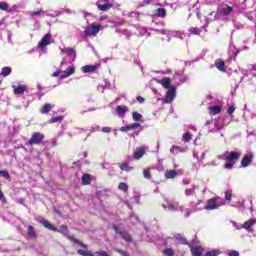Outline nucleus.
I'll list each match as a JSON object with an SVG mask.
<instances>
[{"label": "nucleus", "mask_w": 256, "mask_h": 256, "mask_svg": "<svg viewBox=\"0 0 256 256\" xmlns=\"http://www.w3.org/2000/svg\"><path fill=\"white\" fill-rule=\"evenodd\" d=\"M116 111H117V114L120 115V117H123V115H125L129 111V107L125 105H118L116 107Z\"/></svg>", "instance_id": "2eb2a0df"}, {"label": "nucleus", "mask_w": 256, "mask_h": 256, "mask_svg": "<svg viewBox=\"0 0 256 256\" xmlns=\"http://www.w3.org/2000/svg\"><path fill=\"white\" fill-rule=\"evenodd\" d=\"M100 31H101V25L96 24V25H92L91 27H87L84 30V35H86L87 37H95V35H97Z\"/></svg>", "instance_id": "39448f33"}, {"label": "nucleus", "mask_w": 256, "mask_h": 256, "mask_svg": "<svg viewBox=\"0 0 256 256\" xmlns=\"http://www.w3.org/2000/svg\"><path fill=\"white\" fill-rule=\"evenodd\" d=\"M225 202H219V197L210 198L207 201V205L204 207L206 211H214V209H219V207H223Z\"/></svg>", "instance_id": "20e7f679"}, {"label": "nucleus", "mask_w": 256, "mask_h": 256, "mask_svg": "<svg viewBox=\"0 0 256 256\" xmlns=\"http://www.w3.org/2000/svg\"><path fill=\"white\" fill-rule=\"evenodd\" d=\"M184 213H185V217H190V216H191L192 211H191V210H189V209H185V210H184Z\"/></svg>", "instance_id": "4d7b16f0"}, {"label": "nucleus", "mask_w": 256, "mask_h": 256, "mask_svg": "<svg viewBox=\"0 0 256 256\" xmlns=\"http://www.w3.org/2000/svg\"><path fill=\"white\" fill-rule=\"evenodd\" d=\"M113 230L115 231V233H117L119 235V233H121V231H119V226L117 225H113Z\"/></svg>", "instance_id": "13d9d810"}, {"label": "nucleus", "mask_w": 256, "mask_h": 256, "mask_svg": "<svg viewBox=\"0 0 256 256\" xmlns=\"http://www.w3.org/2000/svg\"><path fill=\"white\" fill-rule=\"evenodd\" d=\"M129 126H130V131H131V129H138V127H141V124L140 123H133Z\"/></svg>", "instance_id": "864d4df0"}, {"label": "nucleus", "mask_w": 256, "mask_h": 256, "mask_svg": "<svg viewBox=\"0 0 256 256\" xmlns=\"http://www.w3.org/2000/svg\"><path fill=\"white\" fill-rule=\"evenodd\" d=\"M12 71L13 69H11V67L5 66L2 68L0 75H2V77H9Z\"/></svg>", "instance_id": "bb28decb"}, {"label": "nucleus", "mask_w": 256, "mask_h": 256, "mask_svg": "<svg viewBox=\"0 0 256 256\" xmlns=\"http://www.w3.org/2000/svg\"><path fill=\"white\" fill-rule=\"evenodd\" d=\"M253 225H255V220L254 219H250V220L244 222L243 228L244 229H251V227H253Z\"/></svg>", "instance_id": "473e14b6"}, {"label": "nucleus", "mask_w": 256, "mask_h": 256, "mask_svg": "<svg viewBox=\"0 0 256 256\" xmlns=\"http://www.w3.org/2000/svg\"><path fill=\"white\" fill-rule=\"evenodd\" d=\"M119 235H121L122 239H124V241L127 243H131L133 241L131 234H129L127 231L119 232Z\"/></svg>", "instance_id": "aec40b11"}, {"label": "nucleus", "mask_w": 256, "mask_h": 256, "mask_svg": "<svg viewBox=\"0 0 256 256\" xmlns=\"http://www.w3.org/2000/svg\"><path fill=\"white\" fill-rule=\"evenodd\" d=\"M137 101H138V103H145V98H143L142 96H137Z\"/></svg>", "instance_id": "6e6d98bb"}, {"label": "nucleus", "mask_w": 256, "mask_h": 256, "mask_svg": "<svg viewBox=\"0 0 256 256\" xmlns=\"http://www.w3.org/2000/svg\"><path fill=\"white\" fill-rule=\"evenodd\" d=\"M78 255L81 256H95L91 250H83V249H78L77 250Z\"/></svg>", "instance_id": "c85d7f7f"}, {"label": "nucleus", "mask_w": 256, "mask_h": 256, "mask_svg": "<svg viewBox=\"0 0 256 256\" xmlns=\"http://www.w3.org/2000/svg\"><path fill=\"white\" fill-rule=\"evenodd\" d=\"M96 255H99V256H111L105 250H101V251L96 252Z\"/></svg>", "instance_id": "8fccbe9b"}, {"label": "nucleus", "mask_w": 256, "mask_h": 256, "mask_svg": "<svg viewBox=\"0 0 256 256\" xmlns=\"http://www.w3.org/2000/svg\"><path fill=\"white\" fill-rule=\"evenodd\" d=\"M120 169H121V171L129 172V171H133V169H135V168L133 166H129V164H127V163H122L120 165Z\"/></svg>", "instance_id": "2f4dec72"}, {"label": "nucleus", "mask_w": 256, "mask_h": 256, "mask_svg": "<svg viewBox=\"0 0 256 256\" xmlns=\"http://www.w3.org/2000/svg\"><path fill=\"white\" fill-rule=\"evenodd\" d=\"M218 13L219 15L227 17V15H231V13H233V7L224 4L218 9Z\"/></svg>", "instance_id": "0eeeda50"}, {"label": "nucleus", "mask_w": 256, "mask_h": 256, "mask_svg": "<svg viewBox=\"0 0 256 256\" xmlns=\"http://www.w3.org/2000/svg\"><path fill=\"white\" fill-rule=\"evenodd\" d=\"M61 52L65 53L68 56L73 55V53H74V55H77V52L73 48H63V49H61Z\"/></svg>", "instance_id": "c756f323"}, {"label": "nucleus", "mask_w": 256, "mask_h": 256, "mask_svg": "<svg viewBox=\"0 0 256 256\" xmlns=\"http://www.w3.org/2000/svg\"><path fill=\"white\" fill-rule=\"evenodd\" d=\"M185 194L187 197H191L193 195H195V189L194 188H188L185 190Z\"/></svg>", "instance_id": "37998d69"}, {"label": "nucleus", "mask_w": 256, "mask_h": 256, "mask_svg": "<svg viewBox=\"0 0 256 256\" xmlns=\"http://www.w3.org/2000/svg\"><path fill=\"white\" fill-rule=\"evenodd\" d=\"M192 256H203V247L201 246H190Z\"/></svg>", "instance_id": "9b49d317"}, {"label": "nucleus", "mask_w": 256, "mask_h": 256, "mask_svg": "<svg viewBox=\"0 0 256 256\" xmlns=\"http://www.w3.org/2000/svg\"><path fill=\"white\" fill-rule=\"evenodd\" d=\"M143 177H144V179H151L152 178L151 171H149V169H144L143 170Z\"/></svg>", "instance_id": "a19ab883"}, {"label": "nucleus", "mask_w": 256, "mask_h": 256, "mask_svg": "<svg viewBox=\"0 0 256 256\" xmlns=\"http://www.w3.org/2000/svg\"><path fill=\"white\" fill-rule=\"evenodd\" d=\"M51 109H53V105H51L50 103H46L43 105V107L40 109V113L42 115H47V113H49L51 111Z\"/></svg>", "instance_id": "6ab92c4d"}, {"label": "nucleus", "mask_w": 256, "mask_h": 256, "mask_svg": "<svg viewBox=\"0 0 256 256\" xmlns=\"http://www.w3.org/2000/svg\"><path fill=\"white\" fill-rule=\"evenodd\" d=\"M253 157H254L253 153H248L244 155L241 160V165L243 167H249L251 163H253Z\"/></svg>", "instance_id": "6e6552de"}, {"label": "nucleus", "mask_w": 256, "mask_h": 256, "mask_svg": "<svg viewBox=\"0 0 256 256\" xmlns=\"http://www.w3.org/2000/svg\"><path fill=\"white\" fill-rule=\"evenodd\" d=\"M26 90H27L26 85H20L14 89V94L15 95H23Z\"/></svg>", "instance_id": "393cba45"}, {"label": "nucleus", "mask_w": 256, "mask_h": 256, "mask_svg": "<svg viewBox=\"0 0 256 256\" xmlns=\"http://www.w3.org/2000/svg\"><path fill=\"white\" fill-rule=\"evenodd\" d=\"M235 109H237V107H235L234 105L229 106V108L227 110L228 115L235 113Z\"/></svg>", "instance_id": "09e8293b"}, {"label": "nucleus", "mask_w": 256, "mask_h": 256, "mask_svg": "<svg viewBox=\"0 0 256 256\" xmlns=\"http://www.w3.org/2000/svg\"><path fill=\"white\" fill-rule=\"evenodd\" d=\"M64 62H61V65H63Z\"/></svg>", "instance_id": "0e129e2a"}, {"label": "nucleus", "mask_w": 256, "mask_h": 256, "mask_svg": "<svg viewBox=\"0 0 256 256\" xmlns=\"http://www.w3.org/2000/svg\"><path fill=\"white\" fill-rule=\"evenodd\" d=\"M179 151H181V147L175 145L172 146L170 149V153H172L173 155H177Z\"/></svg>", "instance_id": "4c0bfd02"}, {"label": "nucleus", "mask_w": 256, "mask_h": 256, "mask_svg": "<svg viewBox=\"0 0 256 256\" xmlns=\"http://www.w3.org/2000/svg\"><path fill=\"white\" fill-rule=\"evenodd\" d=\"M59 75H61V72L55 71L52 76L53 77H59Z\"/></svg>", "instance_id": "052dcab7"}, {"label": "nucleus", "mask_w": 256, "mask_h": 256, "mask_svg": "<svg viewBox=\"0 0 256 256\" xmlns=\"http://www.w3.org/2000/svg\"><path fill=\"white\" fill-rule=\"evenodd\" d=\"M176 93H177V88H175V86H171L170 88H168L165 99H164V103H173Z\"/></svg>", "instance_id": "423d86ee"}, {"label": "nucleus", "mask_w": 256, "mask_h": 256, "mask_svg": "<svg viewBox=\"0 0 256 256\" xmlns=\"http://www.w3.org/2000/svg\"><path fill=\"white\" fill-rule=\"evenodd\" d=\"M232 198H233V194H231V191H226L225 192L226 201H231Z\"/></svg>", "instance_id": "de8ad7c7"}, {"label": "nucleus", "mask_w": 256, "mask_h": 256, "mask_svg": "<svg viewBox=\"0 0 256 256\" xmlns=\"http://www.w3.org/2000/svg\"><path fill=\"white\" fill-rule=\"evenodd\" d=\"M120 131H123V132L131 131V128H130L129 125H127V126H122V127L120 128Z\"/></svg>", "instance_id": "5fc2aeb1"}, {"label": "nucleus", "mask_w": 256, "mask_h": 256, "mask_svg": "<svg viewBox=\"0 0 256 256\" xmlns=\"http://www.w3.org/2000/svg\"><path fill=\"white\" fill-rule=\"evenodd\" d=\"M40 225H43L48 231H57L58 233H62L63 235H69V228L65 225H61L58 229L53 224H50L47 220L41 219L39 220Z\"/></svg>", "instance_id": "f03ea898"}, {"label": "nucleus", "mask_w": 256, "mask_h": 256, "mask_svg": "<svg viewBox=\"0 0 256 256\" xmlns=\"http://www.w3.org/2000/svg\"><path fill=\"white\" fill-rule=\"evenodd\" d=\"M99 68V64L95 65H85L82 67V72L84 73H95L97 69Z\"/></svg>", "instance_id": "f8f14e48"}, {"label": "nucleus", "mask_w": 256, "mask_h": 256, "mask_svg": "<svg viewBox=\"0 0 256 256\" xmlns=\"http://www.w3.org/2000/svg\"><path fill=\"white\" fill-rule=\"evenodd\" d=\"M0 175L4 177V179H11V175H9L7 170H0Z\"/></svg>", "instance_id": "79ce46f5"}, {"label": "nucleus", "mask_w": 256, "mask_h": 256, "mask_svg": "<svg viewBox=\"0 0 256 256\" xmlns=\"http://www.w3.org/2000/svg\"><path fill=\"white\" fill-rule=\"evenodd\" d=\"M118 189L120 191H123L124 193H127L129 191V185L125 182H121L119 185H118Z\"/></svg>", "instance_id": "7c9ffc66"}, {"label": "nucleus", "mask_w": 256, "mask_h": 256, "mask_svg": "<svg viewBox=\"0 0 256 256\" xmlns=\"http://www.w3.org/2000/svg\"><path fill=\"white\" fill-rule=\"evenodd\" d=\"M91 181H93L91 174L85 173L82 175V185H91Z\"/></svg>", "instance_id": "a211bd4d"}, {"label": "nucleus", "mask_w": 256, "mask_h": 256, "mask_svg": "<svg viewBox=\"0 0 256 256\" xmlns=\"http://www.w3.org/2000/svg\"><path fill=\"white\" fill-rule=\"evenodd\" d=\"M229 256H239V252H237L236 250H233L229 253Z\"/></svg>", "instance_id": "bf43d9fd"}, {"label": "nucleus", "mask_w": 256, "mask_h": 256, "mask_svg": "<svg viewBox=\"0 0 256 256\" xmlns=\"http://www.w3.org/2000/svg\"><path fill=\"white\" fill-rule=\"evenodd\" d=\"M44 140L45 134L41 132H34L31 138L26 143V145H30L31 147H33V145H41V143H43Z\"/></svg>", "instance_id": "7ed1b4c3"}, {"label": "nucleus", "mask_w": 256, "mask_h": 256, "mask_svg": "<svg viewBox=\"0 0 256 256\" xmlns=\"http://www.w3.org/2000/svg\"><path fill=\"white\" fill-rule=\"evenodd\" d=\"M193 138V135H191V132H185L182 136L183 141H185V143H189V141H191V139Z\"/></svg>", "instance_id": "72a5a7b5"}, {"label": "nucleus", "mask_w": 256, "mask_h": 256, "mask_svg": "<svg viewBox=\"0 0 256 256\" xmlns=\"http://www.w3.org/2000/svg\"><path fill=\"white\" fill-rule=\"evenodd\" d=\"M143 116L141 115V114H139L138 112H133L132 113V119L134 120V121H141V118H142Z\"/></svg>", "instance_id": "ea45409f"}, {"label": "nucleus", "mask_w": 256, "mask_h": 256, "mask_svg": "<svg viewBox=\"0 0 256 256\" xmlns=\"http://www.w3.org/2000/svg\"><path fill=\"white\" fill-rule=\"evenodd\" d=\"M160 85L164 87V89H171V78L169 77H164L159 81Z\"/></svg>", "instance_id": "4468645a"}, {"label": "nucleus", "mask_w": 256, "mask_h": 256, "mask_svg": "<svg viewBox=\"0 0 256 256\" xmlns=\"http://www.w3.org/2000/svg\"><path fill=\"white\" fill-rule=\"evenodd\" d=\"M0 9L1 11H7V9H9V4L6 2H0Z\"/></svg>", "instance_id": "a18cd8bd"}, {"label": "nucleus", "mask_w": 256, "mask_h": 256, "mask_svg": "<svg viewBox=\"0 0 256 256\" xmlns=\"http://www.w3.org/2000/svg\"><path fill=\"white\" fill-rule=\"evenodd\" d=\"M164 177L166 179H175V177H177V170H167Z\"/></svg>", "instance_id": "a878e982"}, {"label": "nucleus", "mask_w": 256, "mask_h": 256, "mask_svg": "<svg viewBox=\"0 0 256 256\" xmlns=\"http://www.w3.org/2000/svg\"><path fill=\"white\" fill-rule=\"evenodd\" d=\"M69 241H73V243H76L80 247H83L84 249H87V244L81 242L79 239L75 238V236H68Z\"/></svg>", "instance_id": "5701e85b"}, {"label": "nucleus", "mask_w": 256, "mask_h": 256, "mask_svg": "<svg viewBox=\"0 0 256 256\" xmlns=\"http://www.w3.org/2000/svg\"><path fill=\"white\" fill-rule=\"evenodd\" d=\"M75 73V67L71 66L68 67L65 71L64 74L61 75V79H67V77H71Z\"/></svg>", "instance_id": "dca6fc26"}, {"label": "nucleus", "mask_w": 256, "mask_h": 256, "mask_svg": "<svg viewBox=\"0 0 256 256\" xmlns=\"http://www.w3.org/2000/svg\"><path fill=\"white\" fill-rule=\"evenodd\" d=\"M163 254L166 256H175V251L172 248H166L163 250Z\"/></svg>", "instance_id": "e433bc0d"}, {"label": "nucleus", "mask_w": 256, "mask_h": 256, "mask_svg": "<svg viewBox=\"0 0 256 256\" xmlns=\"http://www.w3.org/2000/svg\"><path fill=\"white\" fill-rule=\"evenodd\" d=\"M100 19H101V21H103V17H101Z\"/></svg>", "instance_id": "e2e57ef3"}, {"label": "nucleus", "mask_w": 256, "mask_h": 256, "mask_svg": "<svg viewBox=\"0 0 256 256\" xmlns=\"http://www.w3.org/2000/svg\"><path fill=\"white\" fill-rule=\"evenodd\" d=\"M155 17H166L167 16V10L165 8H157L154 13Z\"/></svg>", "instance_id": "412c9836"}, {"label": "nucleus", "mask_w": 256, "mask_h": 256, "mask_svg": "<svg viewBox=\"0 0 256 256\" xmlns=\"http://www.w3.org/2000/svg\"><path fill=\"white\" fill-rule=\"evenodd\" d=\"M176 239H178L182 243V245H189L187 238H185L179 234L177 235Z\"/></svg>", "instance_id": "58836bf2"}, {"label": "nucleus", "mask_w": 256, "mask_h": 256, "mask_svg": "<svg viewBox=\"0 0 256 256\" xmlns=\"http://www.w3.org/2000/svg\"><path fill=\"white\" fill-rule=\"evenodd\" d=\"M152 2L153 0H138L136 2V7L141 9L142 7H147V5H151Z\"/></svg>", "instance_id": "f3484780"}, {"label": "nucleus", "mask_w": 256, "mask_h": 256, "mask_svg": "<svg viewBox=\"0 0 256 256\" xmlns=\"http://www.w3.org/2000/svg\"><path fill=\"white\" fill-rule=\"evenodd\" d=\"M1 25H3V22L0 21V27H1Z\"/></svg>", "instance_id": "680f3d73"}, {"label": "nucleus", "mask_w": 256, "mask_h": 256, "mask_svg": "<svg viewBox=\"0 0 256 256\" xmlns=\"http://www.w3.org/2000/svg\"><path fill=\"white\" fill-rule=\"evenodd\" d=\"M47 45H51V34H46L42 37L41 41L38 44V47L42 48L47 47Z\"/></svg>", "instance_id": "9d476101"}, {"label": "nucleus", "mask_w": 256, "mask_h": 256, "mask_svg": "<svg viewBox=\"0 0 256 256\" xmlns=\"http://www.w3.org/2000/svg\"><path fill=\"white\" fill-rule=\"evenodd\" d=\"M223 110V106L214 105L209 107V114L210 115H219Z\"/></svg>", "instance_id": "ddd939ff"}, {"label": "nucleus", "mask_w": 256, "mask_h": 256, "mask_svg": "<svg viewBox=\"0 0 256 256\" xmlns=\"http://www.w3.org/2000/svg\"><path fill=\"white\" fill-rule=\"evenodd\" d=\"M190 33H192V35H199L201 33V30H199V28L196 27H191Z\"/></svg>", "instance_id": "c03bdc74"}, {"label": "nucleus", "mask_w": 256, "mask_h": 256, "mask_svg": "<svg viewBox=\"0 0 256 256\" xmlns=\"http://www.w3.org/2000/svg\"><path fill=\"white\" fill-rule=\"evenodd\" d=\"M215 67L218 69V71H225V61L217 59L215 61Z\"/></svg>", "instance_id": "b1692460"}, {"label": "nucleus", "mask_w": 256, "mask_h": 256, "mask_svg": "<svg viewBox=\"0 0 256 256\" xmlns=\"http://www.w3.org/2000/svg\"><path fill=\"white\" fill-rule=\"evenodd\" d=\"M113 7V4L106 3V4H98L99 11H109Z\"/></svg>", "instance_id": "cd10ccee"}, {"label": "nucleus", "mask_w": 256, "mask_h": 256, "mask_svg": "<svg viewBox=\"0 0 256 256\" xmlns=\"http://www.w3.org/2000/svg\"><path fill=\"white\" fill-rule=\"evenodd\" d=\"M112 128L109 126H105L102 128V133H111Z\"/></svg>", "instance_id": "3c124183"}, {"label": "nucleus", "mask_w": 256, "mask_h": 256, "mask_svg": "<svg viewBox=\"0 0 256 256\" xmlns=\"http://www.w3.org/2000/svg\"><path fill=\"white\" fill-rule=\"evenodd\" d=\"M221 254V251L219 250H212L208 251L204 254V256H219Z\"/></svg>", "instance_id": "c9c22d12"}, {"label": "nucleus", "mask_w": 256, "mask_h": 256, "mask_svg": "<svg viewBox=\"0 0 256 256\" xmlns=\"http://www.w3.org/2000/svg\"><path fill=\"white\" fill-rule=\"evenodd\" d=\"M41 13H43V11H41V10L32 11V12H30V15H31V17H35V16L41 17Z\"/></svg>", "instance_id": "49530a36"}, {"label": "nucleus", "mask_w": 256, "mask_h": 256, "mask_svg": "<svg viewBox=\"0 0 256 256\" xmlns=\"http://www.w3.org/2000/svg\"><path fill=\"white\" fill-rule=\"evenodd\" d=\"M146 151H147V148H145V146H140V147L136 148L134 155H133L134 159L136 161H139V159H141V157H143V155H145Z\"/></svg>", "instance_id": "1a4fd4ad"}, {"label": "nucleus", "mask_w": 256, "mask_h": 256, "mask_svg": "<svg viewBox=\"0 0 256 256\" xmlns=\"http://www.w3.org/2000/svg\"><path fill=\"white\" fill-rule=\"evenodd\" d=\"M63 121V116H54L49 120V123H61Z\"/></svg>", "instance_id": "f704fd0d"}, {"label": "nucleus", "mask_w": 256, "mask_h": 256, "mask_svg": "<svg viewBox=\"0 0 256 256\" xmlns=\"http://www.w3.org/2000/svg\"><path fill=\"white\" fill-rule=\"evenodd\" d=\"M27 235L31 239H37V232H35V228L33 226H28Z\"/></svg>", "instance_id": "4be33fe9"}, {"label": "nucleus", "mask_w": 256, "mask_h": 256, "mask_svg": "<svg viewBox=\"0 0 256 256\" xmlns=\"http://www.w3.org/2000/svg\"><path fill=\"white\" fill-rule=\"evenodd\" d=\"M0 201H3V203H7V199L5 198V195L3 194V191L0 189Z\"/></svg>", "instance_id": "603ef678"}, {"label": "nucleus", "mask_w": 256, "mask_h": 256, "mask_svg": "<svg viewBox=\"0 0 256 256\" xmlns=\"http://www.w3.org/2000/svg\"><path fill=\"white\" fill-rule=\"evenodd\" d=\"M220 161H228L224 165V169H233L235 167V162L241 159V151H226L224 154L218 157Z\"/></svg>", "instance_id": "f257e3e1"}]
</instances>
